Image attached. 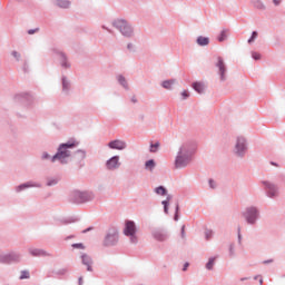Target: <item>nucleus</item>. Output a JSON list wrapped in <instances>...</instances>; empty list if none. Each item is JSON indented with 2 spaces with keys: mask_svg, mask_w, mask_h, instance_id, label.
<instances>
[{
  "mask_svg": "<svg viewBox=\"0 0 285 285\" xmlns=\"http://www.w3.org/2000/svg\"><path fill=\"white\" fill-rule=\"evenodd\" d=\"M78 145L79 142L77 141L60 145L58 153L52 158V161L58 159L59 161H61V164H63L66 161V158L70 157V151H68V148H75V146Z\"/></svg>",
  "mask_w": 285,
  "mask_h": 285,
  "instance_id": "nucleus-1",
  "label": "nucleus"
},
{
  "mask_svg": "<svg viewBox=\"0 0 285 285\" xmlns=\"http://www.w3.org/2000/svg\"><path fill=\"white\" fill-rule=\"evenodd\" d=\"M124 235L130 237L131 244H137V225H135V222L127 220L125 223Z\"/></svg>",
  "mask_w": 285,
  "mask_h": 285,
  "instance_id": "nucleus-2",
  "label": "nucleus"
},
{
  "mask_svg": "<svg viewBox=\"0 0 285 285\" xmlns=\"http://www.w3.org/2000/svg\"><path fill=\"white\" fill-rule=\"evenodd\" d=\"M186 155V147H181L179 150V155L176 158V168H184L185 166H188V157H184Z\"/></svg>",
  "mask_w": 285,
  "mask_h": 285,
  "instance_id": "nucleus-3",
  "label": "nucleus"
},
{
  "mask_svg": "<svg viewBox=\"0 0 285 285\" xmlns=\"http://www.w3.org/2000/svg\"><path fill=\"white\" fill-rule=\"evenodd\" d=\"M116 24L125 37H130V35H132V28L128 26V22L119 20Z\"/></svg>",
  "mask_w": 285,
  "mask_h": 285,
  "instance_id": "nucleus-4",
  "label": "nucleus"
},
{
  "mask_svg": "<svg viewBox=\"0 0 285 285\" xmlns=\"http://www.w3.org/2000/svg\"><path fill=\"white\" fill-rule=\"evenodd\" d=\"M245 219L248 224H253L255 219H257V209L255 207H250L245 212Z\"/></svg>",
  "mask_w": 285,
  "mask_h": 285,
  "instance_id": "nucleus-5",
  "label": "nucleus"
},
{
  "mask_svg": "<svg viewBox=\"0 0 285 285\" xmlns=\"http://www.w3.org/2000/svg\"><path fill=\"white\" fill-rule=\"evenodd\" d=\"M109 148L112 150H125L126 141L124 140H112L108 144Z\"/></svg>",
  "mask_w": 285,
  "mask_h": 285,
  "instance_id": "nucleus-6",
  "label": "nucleus"
},
{
  "mask_svg": "<svg viewBox=\"0 0 285 285\" xmlns=\"http://www.w3.org/2000/svg\"><path fill=\"white\" fill-rule=\"evenodd\" d=\"M216 66L219 69L220 79L224 81V79H226V65L222 57L218 58Z\"/></svg>",
  "mask_w": 285,
  "mask_h": 285,
  "instance_id": "nucleus-7",
  "label": "nucleus"
},
{
  "mask_svg": "<svg viewBox=\"0 0 285 285\" xmlns=\"http://www.w3.org/2000/svg\"><path fill=\"white\" fill-rule=\"evenodd\" d=\"M108 170H115V168H119V156H114L107 161Z\"/></svg>",
  "mask_w": 285,
  "mask_h": 285,
  "instance_id": "nucleus-8",
  "label": "nucleus"
},
{
  "mask_svg": "<svg viewBox=\"0 0 285 285\" xmlns=\"http://www.w3.org/2000/svg\"><path fill=\"white\" fill-rule=\"evenodd\" d=\"M264 184L267 188L268 197H277V186L268 181H265Z\"/></svg>",
  "mask_w": 285,
  "mask_h": 285,
  "instance_id": "nucleus-9",
  "label": "nucleus"
},
{
  "mask_svg": "<svg viewBox=\"0 0 285 285\" xmlns=\"http://www.w3.org/2000/svg\"><path fill=\"white\" fill-rule=\"evenodd\" d=\"M246 150V140L244 138H238L236 142V154L242 155Z\"/></svg>",
  "mask_w": 285,
  "mask_h": 285,
  "instance_id": "nucleus-10",
  "label": "nucleus"
},
{
  "mask_svg": "<svg viewBox=\"0 0 285 285\" xmlns=\"http://www.w3.org/2000/svg\"><path fill=\"white\" fill-rule=\"evenodd\" d=\"M81 259H82L83 266H87V271H89V273H92V258H90L88 254H82Z\"/></svg>",
  "mask_w": 285,
  "mask_h": 285,
  "instance_id": "nucleus-11",
  "label": "nucleus"
},
{
  "mask_svg": "<svg viewBox=\"0 0 285 285\" xmlns=\"http://www.w3.org/2000/svg\"><path fill=\"white\" fill-rule=\"evenodd\" d=\"M118 239H119V235L117 234V232H114L112 234L107 235L106 244L107 246H111L112 244H117Z\"/></svg>",
  "mask_w": 285,
  "mask_h": 285,
  "instance_id": "nucleus-12",
  "label": "nucleus"
},
{
  "mask_svg": "<svg viewBox=\"0 0 285 285\" xmlns=\"http://www.w3.org/2000/svg\"><path fill=\"white\" fill-rule=\"evenodd\" d=\"M19 255L17 254H7L2 257L3 264H10V262H18Z\"/></svg>",
  "mask_w": 285,
  "mask_h": 285,
  "instance_id": "nucleus-13",
  "label": "nucleus"
},
{
  "mask_svg": "<svg viewBox=\"0 0 285 285\" xmlns=\"http://www.w3.org/2000/svg\"><path fill=\"white\" fill-rule=\"evenodd\" d=\"M153 237L157 239V242H166V233L161 232V230H155L153 233Z\"/></svg>",
  "mask_w": 285,
  "mask_h": 285,
  "instance_id": "nucleus-14",
  "label": "nucleus"
},
{
  "mask_svg": "<svg viewBox=\"0 0 285 285\" xmlns=\"http://www.w3.org/2000/svg\"><path fill=\"white\" fill-rule=\"evenodd\" d=\"M193 88H194V90H196V92L202 95V92H204L205 87H204V83H202V82H194Z\"/></svg>",
  "mask_w": 285,
  "mask_h": 285,
  "instance_id": "nucleus-15",
  "label": "nucleus"
},
{
  "mask_svg": "<svg viewBox=\"0 0 285 285\" xmlns=\"http://www.w3.org/2000/svg\"><path fill=\"white\" fill-rule=\"evenodd\" d=\"M197 43L198 46H208V43H210V40L206 37H198L197 38Z\"/></svg>",
  "mask_w": 285,
  "mask_h": 285,
  "instance_id": "nucleus-16",
  "label": "nucleus"
},
{
  "mask_svg": "<svg viewBox=\"0 0 285 285\" xmlns=\"http://www.w3.org/2000/svg\"><path fill=\"white\" fill-rule=\"evenodd\" d=\"M30 254L33 257H43V255H46V252H43L42 249H30Z\"/></svg>",
  "mask_w": 285,
  "mask_h": 285,
  "instance_id": "nucleus-17",
  "label": "nucleus"
},
{
  "mask_svg": "<svg viewBox=\"0 0 285 285\" xmlns=\"http://www.w3.org/2000/svg\"><path fill=\"white\" fill-rule=\"evenodd\" d=\"M174 83H175V80H165V81H163L161 86L166 90H170V88H173Z\"/></svg>",
  "mask_w": 285,
  "mask_h": 285,
  "instance_id": "nucleus-18",
  "label": "nucleus"
},
{
  "mask_svg": "<svg viewBox=\"0 0 285 285\" xmlns=\"http://www.w3.org/2000/svg\"><path fill=\"white\" fill-rule=\"evenodd\" d=\"M59 8H70V1L57 0Z\"/></svg>",
  "mask_w": 285,
  "mask_h": 285,
  "instance_id": "nucleus-19",
  "label": "nucleus"
},
{
  "mask_svg": "<svg viewBox=\"0 0 285 285\" xmlns=\"http://www.w3.org/2000/svg\"><path fill=\"white\" fill-rule=\"evenodd\" d=\"M78 197H80V202H90L91 197L86 193H79Z\"/></svg>",
  "mask_w": 285,
  "mask_h": 285,
  "instance_id": "nucleus-20",
  "label": "nucleus"
},
{
  "mask_svg": "<svg viewBox=\"0 0 285 285\" xmlns=\"http://www.w3.org/2000/svg\"><path fill=\"white\" fill-rule=\"evenodd\" d=\"M171 199H173V196H167V199L163 200V206L166 214H168V204L170 203Z\"/></svg>",
  "mask_w": 285,
  "mask_h": 285,
  "instance_id": "nucleus-21",
  "label": "nucleus"
},
{
  "mask_svg": "<svg viewBox=\"0 0 285 285\" xmlns=\"http://www.w3.org/2000/svg\"><path fill=\"white\" fill-rule=\"evenodd\" d=\"M155 193H156L157 195H166V194L168 193V190H166V189L164 188V186H159V187H157V188L155 189Z\"/></svg>",
  "mask_w": 285,
  "mask_h": 285,
  "instance_id": "nucleus-22",
  "label": "nucleus"
},
{
  "mask_svg": "<svg viewBox=\"0 0 285 285\" xmlns=\"http://www.w3.org/2000/svg\"><path fill=\"white\" fill-rule=\"evenodd\" d=\"M213 266H215V258H210L208 263L206 264L207 271H213Z\"/></svg>",
  "mask_w": 285,
  "mask_h": 285,
  "instance_id": "nucleus-23",
  "label": "nucleus"
},
{
  "mask_svg": "<svg viewBox=\"0 0 285 285\" xmlns=\"http://www.w3.org/2000/svg\"><path fill=\"white\" fill-rule=\"evenodd\" d=\"M118 81L121 83V86H124V88L128 87V82H126V78L124 76H119Z\"/></svg>",
  "mask_w": 285,
  "mask_h": 285,
  "instance_id": "nucleus-24",
  "label": "nucleus"
},
{
  "mask_svg": "<svg viewBox=\"0 0 285 285\" xmlns=\"http://www.w3.org/2000/svg\"><path fill=\"white\" fill-rule=\"evenodd\" d=\"M149 150L150 153H157V150H159V142L151 144Z\"/></svg>",
  "mask_w": 285,
  "mask_h": 285,
  "instance_id": "nucleus-25",
  "label": "nucleus"
},
{
  "mask_svg": "<svg viewBox=\"0 0 285 285\" xmlns=\"http://www.w3.org/2000/svg\"><path fill=\"white\" fill-rule=\"evenodd\" d=\"M20 279H30V273L28 271L21 272Z\"/></svg>",
  "mask_w": 285,
  "mask_h": 285,
  "instance_id": "nucleus-26",
  "label": "nucleus"
},
{
  "mask_svg": "<svg viewBox=\"0 0 285 285\" xmlns=\"http://www.w3.org/2000/svg\"><path fill=\"white\" fill-rule=\"evenodd\" d=\"M23 188H32L31 184H22L18 187V193H20V190H23Z\"/></svg>",
  "mask_w": 285,
  "mask_h": 285,
  "instance_id": "nucleus-27",
  "label": "nucleus"
},
{
  "mask_svg": "<svg viewBox=\"0 0 285 285\" xmlns=\"http://www.w3.org/2000/svg\"><path fill=\"white\" fill-rule=\"evenodd\" d=\"M72 248H79L80 250H83L86 247L81 243L72 244Z\"/></svg>",
  "mask_w": 285,
  "mask_h": 285,
  "instance_id": "nucleus-28",
  "label": "nucleus"
},
{
  "mask_svg": "<svg viewBox=\"0 0 285 285\" xmlns=\"http://www.w3.org/2000/svg\"><path fill=\"white\" fill-rule=\"evenodd\" d=\"M255 39H257V31H254V32L252 33V37H250V39L248 40V43H253V41H255Z\"/></svg>",
  "mask_w": 285,
  "mask_h": 285,
  "instance_id": "nucleus-29",
  "label": "nucleus"
},
{
  "mask_svg": "<svg viewBox=\"0 0 285 285\" xmlns=\"http://www.w3.org/2000/svg\"><path fill=\"white\" fill-rule=\"evenodd\" d=\"M146 168H155V160H148L146 163Z\"/></svg>",
  "mask_w": 285,
  "mask_h": 285,
  "instance_id": "nucleus-30",
  "label": "nucleus"
},
{
  "mask_svg": "<svg viewBox=\"0 0 285 285\" xmlns=\"http://www.w3.org/2000/svg\"><path fill=\"white\" fill-rule=\"evenodd\" d=\"M218 41H226V31H222L220 36L218 37Z\"/></svg>",
  "mask_w": 285,
  "mask_h": 285,
  "instance_id": "nucleus-31",
  "label": "nucleus"
},
{
  "mask_svg": "<svg viewBox=\"0 0 285 285\" xmlns=\"http://www.w3.org/2000/svg\"><path fill=\"white\" fill-rule=\"evenodd\" d=\"M252 57H253V59H255L256 61L259 60V59H262V56H261L259 53H257V52H253V53H252Z\"/></svg>",
  "mask_w": 285,
  "mask_h": 285,
  "instance_id": "nucleus-32",
  "label": "nucleus"
},
{
  "mask_svg": "<svg viewBox=\"0 0 285 285\" xmlns=\"http://www.w3.org/2000/svg\"><path fill=\"white\" fill-rule=\"evenodd\" d=\"M183 99H188V97H190V94H188V91L184 90L181 94Z\"/></svg>",
  "mask_w": 285,
  "mask_h": 285,
  "instance_id": "nucleus-33",
  "label": "nucleus"
},
{
  "mask_svg": "<svg viewBox=\"0 0 285 285\" xmlns=\"http://www.w3.org/2000/svg\"><path fill=\"white\" fill-rule=\"evenodd\" d=\"M62 88L63 90H68V80L66 79L62 80Z\"/></svg>",
  "mask_w": 285,
  "mask_h": 285,
  "instance_id": "nucleus-34",
  "label": "nucleus"
},
{
  "mask_svg": "<svg viewBox=\"0 0 285 285\" xmlns=\"http://www.w3.org/2000/svg\"><path fill=\"white\" fill-rule=\"evenodd\" d=\"M12 57H14L17 60H19V57H21V55H19V52H17V51H13Z\"/></svg>",
  "mask_w": 285,
  "mask_h": 285,
  "instance_id": "nucleus-35",
  "label": "nucleus"
},
{
  "mask_svg": "<svg viewBox=\"0 0 285 285\" xmlns=\"http://www.w3.org/2000/svg\"><path fill=\"white\" fill-rule=\"evenodd\" d=\"M205 235H206V239H210L213 232L207 230Z\"/></svg>",
  "mask_w": 285,
  "mask_h": 285,
  "instance_id": "nucleus-36",
  "label": "nucleus"
},
{
  "mask_svg": "<svg viewBox=\"0 0 285 285\" xmlns=\"http://www.w3.org/2000/svg\"><path fill=\"white\" fill-rule=\"evenodd\" d=\"M181 235H183V237L186 236V226H183V227H181Z\"/></svg>",
  "mask_w": 285,
  "mask_h": 285,
  "instance_id": "nucleus-37",
  "label": "nucleus"
},
{
  "mask_svg": "<svg viewBox=\"0 0 285 285\" xmlns=\"http://www.w3.org/2000/svg\"><path fill=\"white\" fill-rule=\"evenodd\" d=\"M55 184H57V180L49 181L47 185L48 186H55Z\"/></svg>",
  "mask_w": 285,
  "mask_h": 285,
  "instance_id": "nucleus-38",
  "label": "nucleus"
},
{
  "mask_svg": "<svg viewBox=\"0 0 285 285\" xmlns=\"http://www.w3.org/2000/svg\"><path fill=\"white\" fill-rule=\"evenodd\" d=\"M188 266H189V264H188V263H186V264L184 265L183 271H187Z\"/></svg>",
  "mask_w": 285,
  "mask_h": 285,
  "instance_id": "nucleus-39",
  "label": "nucleus"
},
{
  "mask_svg": "<svg viewBox=\"0 0 285 285\" xmlns=\"http://www.w3.org/2000/svg\"><path fill=\"white\" fill-rule=\"evenodd\" d=\"M79 285H83V277L79 278Z\"/></svg>",
  "mask_w": 285,
  "mask_h": 285,
  "instance_id": "nucleus-40",
  "label": "nucleus"
},
{
  "mask_svg": "<svg viewBox=\"0 0 285 285\" xmlns=\"http://www.w3.org/2000/svg\"><path fill=\"white\" fill-rule=\"evenodd\" d=\"M36 31H37V30H29V31H28V35H35Z\"/></svg>",
  "mask_w": 285,
  "mask_h": 285,
  "instance_id": "nucleus-41",
  "label": "nucleus"
},
{
  "mask_svg": "<svg viewBox=\"0 0 285 285\" xmlns=\"http://www.w3.org/2000/svg\"><path fill=\"white\" fill-rule=\"evenodd\" d=\"M210 188H215L213 180H209Z\"/></svg>",
  "mask_w": 285,
  "mask_h": 285,
  "instance_id": "nucleus-42",
  "label": "nucleus"
},
{
  "mask_svg": "<svg viewBox=\"0 0 285 285\" xmlns=\"http://www.w3.org/2000/svg\"><path fill=\"white\" fill-rule=\"evenodd\" d=\"M259 284H264V278H262V276H259Z\"/></svg>",
  "mask_w": 285,
  "mask_h": 285,
  "instance_id": "nucleus-43",
  "label": "nucleus"
},
{
  "mask_svg": "<svg viewBox=\"0 0 285 285\" xmlns=\"http://www.w3.org/2000/svg\"><path fill=\"white\" fill-rule=\"evenodd\" d=\"M42 157L43 159H48V154H45Z\"/></svg>",
  "mask_w": 285,
  "mask_h": 285,
  "instance_id": "nucleus-44",
  "label": "nucleus"
},
{
  "mask_svg": "<svg viewBox=\"0 0 285 285\" xmlns=\"http://www.w3.org/2000/svg\"><path fill=\"white\" fill-rule=\"evenodd\" d=\"M274 3H275V6H277V4L279 3V1H277V0H274Z\"/></svg>",
  "mask_w": 285,
  "mask_h": 285,
  "instance_id": "nucleus-45",
  "label": "nucleus"
},
{
  "mask_svg": "<svg viewBox=\"0 0 285 285\" xmlns=\"http://www.w3.org/2000/svg\"><path fill=\"white\" fill-rule=\"evenodd\" d=\"M240 230H242V229H240V228H238V233H240ZM238 237H242V235H240V234H238Z\"/></svg>",
  "mask_w": 285,
  "mask_h": 285,
  "instance_id": "nucleus-46",
  "label": "nucleus"
},
{
  "mask_svg": "<svg viewBox=\"0 0 285 285\" xmlns=\"http://www.w3.org/2000/svg\"><path fill=\"white\" fill-rule=\"evenodd\" d=\"M272 166H277L275 163H272Z\"/></svg>",
  "mask_w": 285,
  "mask_h": 285,
  "instance_id": "nucleus-47",
  "label": "nucleus"
},
{
  "mask_svg": "<svg viewBox=\"0 0 285 285\" xmlns=\"http://www.w3.org/2000/svg\"><path fill=\"white\" fill-rule=\"evenodd\" d=\"M271 261H265V264H268Z\"/></svg>",
  "mask_w": 285,
  "mask_h": 285,
  "instance_id": "nucleus-48",
  "label": "nucleus"
},
{
  "mask_svg": "<svg viewBox=\"0 0 285 285\" xmlns=\"http://www.w3.org/2000/svg\"><path fill=\"white\" fill-rule=\"evenodd\" d=\"M132 101L135 102V101H137V100H135V98H134Z\"/></svg>",
  "mask_w": 285,
  "mask_h": 285,
  "instance_id": "nucleus-49",
  "label": "nucleus"
},
{
  "mask_svg": "<svg viewBox=\"0 0 285 285\" xmlns=\"http://www.w3.org/2000/svg\"><path fill=\"white\" fill-rule=\"evenodd\" d=\"M175 219L177 220V216H175Z\"/></svg>",
  "mask_w": 285,
  "mask_h": 285,
  "instance_id": "nucleus-50",
  "label": "nucleus"
},
{
  "mask_svg": "<svg viewBox=\"0 0 285 285\" xmlns=\"http://www.w3.org/2000/svg\"><path fill=\"white\" fill-rule=\"evenodd\" d=\"M128 48H130V45H128Z\"/></svg>",
  "mask_w": 285,
  "mask_h": 285,
  "instance_id": "nucleus-51",
  "label": "nucleus"
}]
</instances>
